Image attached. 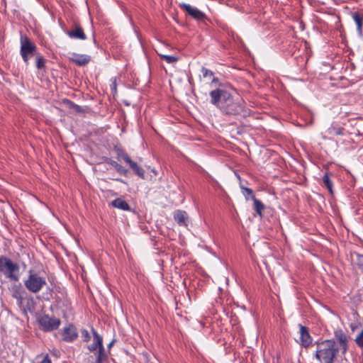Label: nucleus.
I'll return each instance as SVG.
<instances>
[{
  "label": "nucleus",
  "mask_w": 363,
  "mask_h": 363,
  "mask_svg": "<svg viewBox=\"0 0 363 363\" xmlns=\"http://www.w3.org/2000/svg\"><path fill=\"white\" fill-rule=\"evenodd\" d=\"M111 84L110 85V87H111L113 94L115 95L117 93L116 78H112L111 79Z\"/></svg>",
  "instance_id": "nucleus-29"
},
{
  "label": "nucleus",
  "mask_w": 363,
  "mask_h": 363,
  "mask_svg": "<svg viewBox=\"0 0 363 363\" xmlns=\"http://www.w3.org/2000/svg\"><path fill=\"white\" fill-rule=\"evenodd\" d=\"M108 359L104 347H101L96 352V363H105Z\"/></svg>",
  "instance_id": "nucleus-21"
},
{
  "label": "nucleus",
  "mask_w": 363,
  "mask_h": 363,
  "mask_svg": "<svg viewBox=\"0 0 363 363\" xmlns=\"http://www.w3.org/2000/svg\"><path fill=\"white\" fill-rule=\"evenodd\" d=\"M345 128L335 123H332L331 125L326 130L325 133L331 136H337L344 135Z\"/></svg>",
  "instance_id": "nucleus-15"
},
{
  "label": "nucleus",
  "mask_w": 363,
  "mask_h": 363,
  "mask_svg": "<svg viewBox=\"0 0 363 363\" xmlns=\"http://www.w3.org/2000/svg\"><path fill=\"white\" fill-rule=\"evenodd\" d=\"M111 205L112 206L123 211H129L130 209L129 204L125 200L120 198L112 201Z\"/></svg>",
  "instance_id": "nucleus-18"
},
{
  "label": "nucleus",
  "mask_w": 363,
  "mask_h": 363,
  "mask_svg": "<svg viewBox=\"0 0 363 363\" xmlns=\"http://www.w3.org/2000/svg\"><path fill=\"white\" fill-rule=\"evenodd\" d=\"M12 296L16 298L17 301L21 302L23 298V290L21 284L13 285L12 286Z\"/></svg>",
  "instance_id": "nucleus-19"
},
{
  "label": "nucleus",
  "mask_w": 363,
  "mask_h": 363,
  "mask_svg": "<svg viewBox=\"0 0 363 363\" xmlns=\"http://www.w3.org/2000/svg\"><path fill=\"white\" fill-rule=\"evenodd\" d=\"M352 17L357 25V33L359 35L362 34L363 14L359 12H353Z\"/></svg>",
  "instance_id": "nucleus-16"
},
{
  "label": "nucleus",
  "mask_w": 363,
  "mask_h": 363,
  "mask_svg": "<svg viewBox=\"0 0 363 363\" xmlns=\"http://www.w3.org/2000/svg\"><path fill=\"white\" fill-rule=\"evenodd\" d=\"M91 332L93 334V343L88 346V350L93 352L104 347V345L102 337L94 328L91 329Z\"/></svg>",
  "instance_id": "nucleus-14"
},
{
  "label": "nucleus",
  "mask_w": 363,
  "mask_h": 363,
  "mask_svg": "<svg viewBox=\"0 0 363 363\" xmlns=\"http://www.w3.org/2000/svg\"><path fill=\"white\" fill-rule=\"evenodd\" d=\"M174 220L179 225L186 226L187 214L185 211L178 210L174 213Z\"/></svg>",
  "instance_id": "nucleus-17"
},
{
  "label": "nucleus",
  "mask_w": 363,
  "mask_h": 363,
  "mask_svg": "<svg viewBox=\"0 0 363 363\" xmlns=\"http://www.w3.org/2000/svg\"><path fill=\"white\" fill-rule=\"evenodd\" d=\"M242 189L245 191L244 194L245 196H250L252 199H253V197H255L253 191L251 189L247 187H242Z\"/></svg>",
  "instance_id": "nucleus-31"
},
{
  "label": "nucleus",
  "mask_w": 363,
  "mask_h": 363,
  "mask_svg": "<svg viewBox=\"0 0 363 363\" xmlns=\"http://www.w3.org/2000/svg\"><path fill=\"white\" fill-rule=\"evenodd\" d=\"M65 33L72 39L84 40L86 39V35L84 32L83 28L78 24H75L73 30H65Z\"/></svg>",
  "instance_id": "nucleus-12"
},
{
  "label": "nucleus",
  "mask_w": 363,
  "mask_h": 363,
  "mask_svg": "<svg viewBox=\"0 0 363 363\" xmlns=\"http://www.w3.org/2000/svg\"><path fill=\"white\" fill-rule=\"evenodd\" d=\"M179 6L186 11L189 16H191L193 18L197 21H203L206 18V16L204 13L201 11L196 8L191 6L189 4L183 3L179 5Z\"/></svg>",
  "instance_id": "nucleus-8"
},
{
  "label": "nucleus",
  "mask_w": 363,
  "mask_h": 363,
  "mask_svg": "<svg viewBox=\"0 0 363 363\" xmlns=\"http://www.w3.org/2000/svg\"><path fill=\"white\" fill-rule=\"evenodd\" d=\"M161 59L165 60L169 64H172L179 60L177 57L173 55H160Z\"/></svg>",
  "instance_id": "nucleus-26"
},
{
  "label": "nucleus",
  "mask_w": 363,
  "mask_h": 363,
  "mask_svg": "<svg viewBox=\"0 0 363 363\" xmlns=\"http://www.w3.org/2000/svg\"><path fill=\"white\" fill-rule=\"evenodd\" d=\"M121 157L129 165L130 168L134 172L135 174H137L141 179H145L144 169L138 166L135 162L133 161L128 155V154L123 153L121 155Z\"/></svg>",
  "instance_id": "nucleus-10"
},
{
  "label": "nucleus",
  "mask_w": 363,
  "mask_h": 363,
  "mask_svg": "<svg viewBox=\"0 0 363 363\" xmlns=\"http://www.w3.org/2000/svg\"><path fill=\"white\" fill-rule=\"evenodd\" d=\"M46 60L45 59L40 55H37L36 57V67L38 69H41L45 67Z\"/></svg>",
  "instance_id": "nucleus-25"
},
{
  "label": "nucleus",
  "mask_w": 363,
  "mask_h": 363,
  "mask_svg": "<svg viewBox=\"0 0 363 363\" xmlns=\"http://www.w3.org/2000/svg\"><path fill=\"white\" fill-rule=\"evenodd\" d=\"M300 333V344L305 348H308L313 344V338L311 336L308 329L301 324L298 325Z\"/></svg>",
  "instance_id": "nucleus-9"
},
{
  "label": "nucleus",
  "mask_w": 363,
  "mask_h": 363,
  "mask_svg": "<svg viewBox=\"0 0 363 363\" xmlns=\"http://www.w3.org/2000/svg\"><path fill=\"white\" fill-rule=\"evenodd\" d=\"M73 108L78 112L81 111V106L77 104L73 105Z\"/></svg>",
  "instance_id": "nucleus-33"
},
{
  "label": "nucleus",
  "mask_w": 363,
  "mask_h": 363,
  "mask_svg": "<svg viewBox=\"0 0 363 363\" xmlns=\"http://www.w3.org/2000/svg\"><path fill=\"white\" fill-rule=\"evenodd\" d=\"M114 343V340H113L112 342H111L108 345V348H111L112 347V345H113Z\"/></svg>",
  "instance_id": "nucleus-35"
},
{
  "label": "nucleus",
  "mask_w": 363,
  "mask_h": 363,
  "mask_svg": "<svg viewBox=\"0 0 363 363\" xmlns=\"http://www.w3.org/2000/svg\"><path fill=\"white\" fill-rule=\"evenodd\" d=\"M252 200L254 203L255 211L260 217H262V211L264 208V205L260 200L256 199L255 197H253Z\"/></svg>",
  "instance_id": "nucleus-22"
},
{
  "label": "nucleus",
  "mask_w": 363,
  "mask_h": 363,
  "mask_svg": "<svg viewBox=\"0 0 363 363\" xmlns=\"http://www.w3.org/2000/svg\"><path fill=\"white\" fill-rule=\"evenodd\" d=\"M81 337L84 342H89L91 339V336L89 335V333L86 329H82L81 330Z\"/></svg>",
  "instance_id": "nucleus-27"
},
{
  "label": "nucleus",
  "mask_w": 363,
  "mask_h": 363,
  "mask_svg": "<svg viewBox=\"0 0 363 363\" xmlns=\"http://www.w3.org/2000/svg\"><path fill=\"white\" fill-rule=\"evenodd\" d=\"M323 182L330 191V193H333V182L330 179L328 173H325L323 177Z\"/></svg>",
  "instance_id": "nucleus-24"
},
{
  "label": "nucleus",
  "mask_w": 363,
  "mask_h": 363,
  "mask_svg": "<svg viewBox=\"0 0 363 363\" xmlns=\"http://www.w3.org/2000/svg\"><path fill=\"white\" fill-rule=\"evenodd\" d=\"M116 181H118V182H123V181L122 179H116Z\"/></svg>",
  "instance_id": "nucleus-36"
},
{
  "label": "nucleus",
  "mask_w": 363,
  "mask_h": 363,
  "mask_svg": "<svg viewBox=\"0 0 363 363\" xmlns=\"http://www.w3.org/2000/svg\"><path fill=\"white\" fill-rule=\"evenodd\" d=\"M69 60L78 66H85L91 61V57L87 55L72 53Z\"/></svg>",
  "instance_id": "nucleus-13"
},
{
  "label": "nucleus",
  "mask_w": 363,
  "mask_h": 363,
  "mask_svg": "<svg viewBox=\"0 0 363 363\" xmlns=\"http://www.w3.org/2000/svg\"><path fill=\"white\" fill-rule=\"evenodd\" d=\"M37 47L27 36L21 37L20 53L26 64L28 63L30 57L35 55Z\"/></svg>",
  "instance_id": "nucleus-5"
},
{
  "label": "nucleus",
  "mask_w": 363,
  "mask_h": 363,
  "mask_svg": "<svg viewBox=\"0 0 363 363\" xmlns=\"http://www.w3.org/2000/svg\"><path fill=\"white\" fill-rule=\"evenodd\" d=\"M355 342L359 347L363 348V329L356 337Z\"/></svg>",
  "instance_id": "nucleus-28"
},
{
  "label": "nucleus",
  "mask_w": 363,
  "mask_h": 363,
  "mask_svg": "<svg viewBox=\"0 0 363 363\" xmlns=\"http://www.w3.org/2000/svg\"><path fill=\"white\" fill-rule=\"evenodd\" d=\"M219 82L218 79L217 77H213L212 79V83L213 84H218Z\"/></svg>",
  "instance_id": "nucleus-34"
},
{
  "label": "nucleus",
  "mask_w": 363,
  "mask_h": 363,
  "mask_svg": "<svg viewBox=\"0 0 363 363\" xmlns=\"http://www.w3.org/2000/svg\"><path fill=\"white\" fill-rule=\"evenodd\" d=\"M315 345V358L318 363H347L345 356H342L334 339L317 341Z\"/></svg>",
  "instance_id": "nucleus-2"
},
{
  "label": "nucleus",
  "mask_w": 363,
  "mask_h": 363,
  "mask_svg": "<svg viewBox=\"0 0 363 363\" xmlns=\"http://www.w3.org/2000/svg\"><path fill=\"white\" fill-rule=\"evenodd\" d=\"M62 335V340L68 342H73L78 337L77 328L72 324H69L63 328Z\"/></svg>",
  "instance_id": "nucleus-11"
},
{
  "label": "nucleus",
  "mask_w": 363,
  "mask_h": 363,
  "mask_svg": "<svg viewBox=\"0 0 363 363\" xmlns=\"http://www.w3.org/2000/svg\"><path fill=\"white\" fill-rule=\"evenodd\" d=\"M19 265L5 256H0V272L11 281L19 280Z\"/></svg>",
  "instance_id": "nucleus-3"
},
{
  "label": "nucleus",
  "mask_w": 363,
  "mask_h": 363,
  "mask_svg": "<svg viewBox=\"0 0 363 363\" xmlns=\"http://www.w3.org/2000/svg\"><path fill=\"white\" fill-rule=\"evenodd\" d=\"M210 102L220 110L221 113L228 116L248 114L244 101L230 88L218 87L210 91Z\"/></svg>",
  "instance_id": "nucleus-1"
},
{
  "label": "nucleus",
  "mask_w": 363,
  "mask_h": 363,
  "mask_svg": "<svg viewBox=\"0 0 363 363\" xmlns=\"http://www.w3.org/2000/svg\"><path fill=\"white\" fill-rule=\"evenodd\" d=\"M337 344V349L340 351L342 356H345L349 349V337L341 329H337L334 331V338Z\"/></svg>",
  "instance_id": "nucleus-7"
},
{
  "label": "nucleus",
  "mask_w": 363,
  "mask_h": 363,
  "mask_svg": "<svg viewBox=\"0 0 363 363\" xmlns=\"http://www.w3.org/2000/svg\"><path fill=\"white\" fill-rule=\"evenodd\" d=\"M39 363H52V362H51L50 359L49 358L48 354H46L43 357V360Z\"/></svg>",
  "instance_id": "nucleus-32"
},
{
  "label": "nucleus",
  "mask_w": 363,
  "mask_h": 363,
  "mask_svg": "<svg viewBox=\"0 0 363 363\" xmlns=\"http://www.w3.org/2000/svg\"><path fill=\"white\" fill-rule=\"evenodd\" d=\"M40 328L45 332H50L57 330L60 325L61 321L59 318L50 317L48 315L41 316L39 320Z\"/></svg>",
  "instance_id": "nucleus-6"
},
{
  "label": "nucleus",
  "mask_w": 363,
  "mask_h": 363,
  "mask_svg": "<svg viewBox=\"0 0 363 363\" xmlns=\"http://www.w3.org/2000/svg\"><path fill=\"white\" fill-rule=\"evenodd\" d=\"M352 260L359 267L360 269H363V255L357 252L351 253Z\"/></svg>",
  "instance_id": "nucleus-23"
},
{
  "label": "nucleus",
  "mask_w": 363,
  "mask_h": 363,
  "mask_svg": "<svg viewBox=\"0 0 363 363\" xmlns=\"http://www.w3.org/2000/svg\"><path fill=\"white\" fill-rule=\"evenodd\" d=\"M47 284L45 277L33 269L28 272V277L24 280L26 288L31 293H38Z\"/></svg>",
  "instance_id": "nucleus-4"
},
{
  "label": "nucleus",
  "mask_w": 363,
  "mask_h": 363,
  "mask_svg": "<svg viewBox=\"0 0 363 363\" xmlns=\"http://www.w3.org/2000/svg\"><path fill=\"white\" fill-rule=\"evenodd\" d=\"M201 73H202L203 77H213V72L211 70H210V69H207L206 67H202L201 68Z\"/></svg>",
  "instance_id": "nucleus-30"
},
{
  "label": "nucleus",
  "mask_w": 363,
  "mask_h": 363,
  "mask_svg": "<svg viewBox=\"0 0 363 363\" xmlns=\"http://www.w3.org/2000/svg\"><path fill=\"white\" fill-rule=\"evenodd\" d=\"M106 162L111 164L112 167L115 168V169L120 173L121 174L126 176L128 174V170L125 169L122 165L119 164L117 162L110 159L106 158Z\"/></svg>",
  "instance_id": "nucleus-20"
}]
</instances>
